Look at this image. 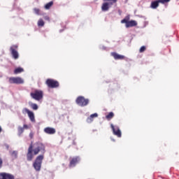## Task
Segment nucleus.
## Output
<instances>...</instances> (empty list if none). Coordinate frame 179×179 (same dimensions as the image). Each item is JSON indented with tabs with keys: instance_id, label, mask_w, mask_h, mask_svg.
Instances as JSON below:
<instances>
[{
	"instance_id": "f257e3e1",
	"label": "nucleus",
	"mask_w": 179,
	"mask_h": 179,
	"mask_svg": "<svg viewBox=\"0 0 179 179\" xmlns=\"http://www.w3.org/2000/svg\"><path fill=\"white\" fill-rule=\"evenodd\" d=\"M40 152H42V155L36 157L33 164V167L36 171H40L41 170V164H43V160H44V154L45 153V145L40 142L35 143L34 144L31 143L27 153V161L31 162L34 156L38 155Z\"/></svg>"
},
{
	"instance_id": "7ed1b4c3",
	"label": "nucleus",
	"mask_w": 179,
	"mask_h": 179,
	"mask_svg": "<svg viewBox=\"0 0 179 179\" xmlns=\"http://www.w3.org/2000/svg\"><path fill=\"white\" fill-rule=\"evenodd\" d=\"M121 23H125V26L127 29L129 27H134L135 26H138V22H136V21H129V15L126 16L123 20H122Z\"/></svg>"
},
{
	"instance_id": "4468645a",
	"label": "nucleus",
	"mask_w": 179,
	"mask_h": 179,
	"mask_svg": "<svg viewBox=\"0 0 179 179\" xmlns=\"http://www.w3.org/2000/svg\"><path fill=\"white\" fill-rule=\"evenodd\" d=\"M44 132L45 134H48V135H54V134L57 132V130L53 127H45L44 129Z\"/></svg>"
},
{
	"instance_id": "cd10ccee",
	"label": "nucleus",
	"mask_w": 179,
	"mask_h": 179,
	"mask_svg": "<svg viewBox=\"0 0 179 179\" xmlns=\"http://www.w3.org/2000/svg\"><path fill=\"white\" fill-rule=\"evenodd\" d=\"M22 128H24V129H29V126L27 124H24Z\"/></svg>"
},
{
	"instance_id": "20e7f679",
	"label": "nucleus",
	"mask_w": 179,
	"mask_h": 179,
	"mask_svg": "<svg viewBox=\"0 0 179 179\" xmlns=\"http://www.w3.org/2000/svg\"><path fill=\"white\" fill-rule=\"evenodd\" d=\"M103 3L101 6V9L103 12H107L110 9V6L117 3V0H103ZM109 2V3H108Z\"/></svg>"
},
{
	"instance_id": "f8f14e48",
	"label": "nucleus",
	"mask_w": 179,
	"mask_h": 179,
	"mask_svg": "<svg viewBox=\"0 0 179 179\" xmlns=\"http://www.w3.org/2000/svg\"><path fill=\"white\" fill-rule=\"evenodd\" d=\"M110 55L112 57H113L114 59L118 60H122V59H125V56L122 55H119L118 53L115 52H113L110 53Z\"/></svg>"
},
{
	"instance_id": "5701e85b",
	"label": "nucleus",
	"mask_w": 179,
	"mask_h": 179,
	"mask_svg": "<svg viewBox=\"0 0 179 179\" xmlns=\"http://www.w3.org/2000/svg\"><path fill=\"white\" fill-rule=\"evenodd\" d=\"M145 51H146V46H141L139 52H145Z\"/></svg>"
},
{
	"instance_id": "bb28decb",
	"label": "nucleus",
	"mask_w": 179,
	"mask_h": 179,
	"mask_svg": "<svg viewBox=\"0 0 179 179\" xmlns=\"http://www.w3.org/2000/svg\"><path fill=\"white\" fill-rule=\"evenodd\" d=\"M34 136V134L33 132H31V133L29 134V138H30L31 139H33Z\"/></svg>"
},
{
	"instance_id": "39448f33",
	"label": "nucleus",
	"mask_w": 179,
	"mask_h": 179,
	"mask_svg": "<svg viewBox=\"0 0 179 179\" xmlns=\"http://www.w3.org/2000/svg\"><path fill=\"white\" fill-rule=\"evenodd\" d=\"M45 85H47L48 87L50 89H57V87H59V83L51 78L46 80Z\"/></svg>"
},
{
	"instance_id": "7c9ffc66",
	"label": "nucleus",
	"mask_w": 179,
	"mask_h": 179,
	"mask_svg": "<svg viewBox=\"0 0 179 179\" xmlns=\"http://www.w3.org/2000/svg\"><path fill=\"white\" fill-rule=\"evenodd\" d=\"M1 132H2V127H1V126H0V134H1Z\"/></svg>"
},
{
	"instance_id": "2eb2a0df",
	"label": "nucleus",
	"mask_w": 179,
	"mask_h": 179,
	"mask_svg": "<svg viewBox=\"0 0 179 179\" xmlns=\"http://www.w3.org/2000/svg\"><path fill=\"white\" fill-rule=\"evenodd\" d=\"M98 117H99V115L97 113L92 114L90 115V117L87 118V122H88V124L92 123L93 122L94 118H97Z\"/></svg>"
},
{
	"instance_id": "393cba45",
	"label": "nucleus",
	"mask_w": 179,
	"mask_h": 179,
	"mask_svg": "<svg viewBox=\"0 0 179 179\" xmlns=\"http://www.w3.org/2000/svg\"><path fill=\"white\" fill-rule=\"evenodd\" d=\"M34 11L36 15H40V9L39 8H34Z\"/></svg>"
},
{
	"instance_id": "6ab92c4d",
	"label": "nucleus",
	"mask_w": 179,
	"mask_h": 179,
	"mask_svg": "<svg viewBox=\"0 0 179 179\" xmlns=\"http://www.w3.org/2000/svg\"><path fill=\"white\" fill-rule=\"evenodd\" d=\"M52 5H54V2L50 1L49 3L45 4V9H50V8H51V6H52Z\"/></svg>"
},
{
	"instance_id": "f03ea898",
	"label": "nucleus",
	"mask_w": 179,
	"mask_h": 179,
	"mask_svg": "<svg viewBox=\"0 0 179 179\" xmlns=\"http://www.w3.org/2000/svg\"><path fill=\"white\" fill-rule=\"evenodd\" d=\"M31 97L34 99V100H36V101H40L42 100L43 97H44V92L40 90H36L34 92L30 93Z\"/></svg>"
},
{
	"instance_id": "2f4dec72",
	"label": "nucleus",
	"mask_w": 179,
	"mask_h": 179,
	"mask_svg": "<svg viewBox=\"0 0 179 179\" xmlns=\"http://www.w3.org/2000/svg\"><path fill=\"white\" fill-rule=\"evenodd\" d=\"M95 1H97V0H95Z\"/></svg>"
},
{
	"instance_id": "4be33fe9",
	"label": "nucleus",
	"mask_w": 179,
	"mask_h": 179,
	"mask_svg": "<svg viewBox=\"0 0 179 179\" xmlns=\"http://www.w3.org/2000/svg\"><path fill=\"white\" fill-rule=\"evenodd\" d=\"M31 107L32 110H38V106L36 103H31Z\"/></svg>"
},
{
	"instance_id": "423d86ee",
	"label": "nucleus",
	"mask_w": 179,
	"mask_h": 179,
	"mask_svg": "<svg viewBox=\"0 0 179 179\" xmlns=\"http://www.w3.org/2000/svg\"><path fill=\"white\" fill-rule=\"evenodd\" d=\"M76 103L80 106V107H86L87 104H89V99H85L84 96H78L76 100Z\"/></svg>"
},
{
	"instance_id": "c756f323",
	"label": "nucleus",
	"mask_w": 179,
	"mask_h": 179,
	"mask_svg": "<svg viewBox=\"0 0 179 179\" xmlns=\"http://www.w3.org/2000/svg\"><path fill=\"white\" fill-rule=\"evenodd\" d=\"M2 158L0 157V169L2 167V164H3Z\"/></svg>"
},
{
	"instance_id": "9b49d317",
	"label": "nucleus",
	"mask_w": 179,
	"mask_h": 179,
	"mask_svg": "<svg viewBox=\"0 0 179 179\" xmlns=\"http://www.w3.org/2000/svg\"><path fill=\"white\" fill-rule=\"evenodd\" d=\"M0 179H15V176L8 173H0Z\"/></svg>"
},
{
	"instance_id": "b1692460",
	"label": "nucleus",
	"mask_w": 179,
	"mask_h": 179,
	"mask_svg": "<svg viewBox=\"0 0 179 179\" xmlns=\"http://www.w3.org/2000/svg\"><path fill=\"white\" fill-rule=\"evenodd\" d=\"M11 156H12V157H14L15 159H16V157H17V151H13V152H11Z\"/></svg>"
},
{
	"instance_id": "f3484780",
	"label": "nucleus",
	"mask_w": 179,
	"mask_h": 179,
	"mask_svg": "<svg viewBox=\"0 0 179 179\" xmlns=\"http://www.w3.org/2000/svg\"><path fill=\"white\" fill-rule=\"evenodd\" d=\"M106 118L108 120V121H110V120L114 118V113L110 112L108 115H106Z\"/></svg>"
},
{
	"instance_id": "0eeeda50",
	"label": "nucleus",
	"mask_w": 179,
	"mask_h": 179,
	"mask_svg": "<svg viewBox=\"0 0 179 179\" xmlns=\"http://www.w3.org/2000/svg\"><path fill=\"white\" fill-rule=\"evenodd\" d=\"M19 46L17 45H13L10 48V51L13 59H19V52H17Z\"/></svg>"
},
{
	"instance_id": "ddd939ff",
	"label": "nucleus",
	"mask_w": 179,
	"mask_h": 179,
	"mask_svg": "<svg viewBox=\"0 0 179 179\" xmlns=\"http://www.w3.org/2000/svg\"><path fill=\"white\" fill-rule=\"evenodd\" d=\"M79 160L80 159L78 157L72 158L70 160L69 167H75V166L79 163Z\"/></svg>"
},
{
	"instance_id": "aec40b11",
	"label": "nucleus",
	"mask_w": 179,
	"mask_h": 179,
	"mask_svg": "<svg viewBox=\"0 0 179 179\" xmlns=\"http://www.w3.org/2000/svg\"><path fill=\"white\" fill-rule=\"evenodd\" d=\"M44 24H45L44 20H43V19H39V20L38 21V26L39 27H43Z\"/></svg>"
},
{
	"instance_id": "c85d7f7f",
	"label": "nucleus",
	"mask_w": 179,
	"mask_h": 179,
	"mask_svg": "<svg viewBox=\"0 0 179 179\" xmlns=\"http://www.w3.org/2000/svg\"><path fill=\"white\" fill-rule=\"evenodd\" d=\"M44 19H45V20H48V22H50V17H48V16H45V17H44Z\"/></svg>"
},
{
	"instance_id": "a878e982",
	"label": "nucleus",
	"mask_w": 179,
	"mask_h": 179,
	"mask_svg": "<svg viewBox=\"0 0 179 179\" xmlns=\"http://www.w3.org/2000/svg\"><path fill=\"white\" fill-rule=\"evenodd\" d=\"M160 3H167V2H170V0H159Z\"/></svg>"
},
{
	"instance_id": "a211bd4d",
	"label": "nucleus",
	"mask_w": 179,
	"mask_h": 179,
	"mask_svg": "<svg viewBox=\"0 0 179 179\" xmlns=\"http://www.w3.org/2000/svg\"><path fill=\"white\" fill-rule=\"evenodd\" d=\"M23 69L21 67H18L14 70L15 75H17V73H22L23 72Z\"/></svg>"
},
{
	"instance_id": "412c9836",
	"label": "nucleus",
	"mask_w": 179,
	"mask_h": 179,
	"mask_svg": "<svg viewBox=\"0 0 179 179\" xmlns=\"http://www.w3.org/2000/svg\"><path fill=\"white\" fill-rule=\"evenodd\" d=\"M23 132H24V128L22 127H18V135H19V136H20L22 135V134H23Z\"/></svg>"
},
{
	"instance_id": "6e6552de",
	"label": "nucleus",
	"mask_w": 179,
	"mask_h": 179,
	"mask_svg": "<svg viewBox=\"0 0 179 179\" xmlns=\"http://www.w3.org/2000/svg\"><path fill=\"white\" fill-rule=\"evenodd\" d=\"M8 82L11 85H22V83H24V80L20 77H10L8 79Z\"/></svg>"
},
{
	"instance_id": "9d476101",
	"label": "nucleus",
	"mask_w": 179,
	"mask_h": 179,
	"mask_svg": "<svg viewBox=\"0 0 179 179\" xmlns=\"http://www.w3.org/2000/svg\"><path fill=\"white\" fill-rule=\"evenodd\" d=\"M110 128L113 130V134L117 136V138H121L122 133H121V130L120 129V127L117 126L115 127L114 124H110Z\"/></svg>"
},
{
	"instance_id": "1a4fd4ad",
	"label": "nucleus",
	"mask_w": 179,
	"mask_h": 179,
	"mask_svg": "<svg viewBox=\"0 0 179 179\" xmlns=\"http://www.w3.org/2000/svg\"><path fill=\"white\" fill-rule=\"evenodd\" d=\"M23 114H28V117L31 122H36V118L34 117V113L31 112L27 108H24L22 110Z\"/></svg>"
},
{
	"instance_id": "dca6fc26",
	"label": "nucleus",
	"mask_w": 179,
	"mask_h": 179,
	"mask_svg": "<svg viewBox=\"0 0 179 179\" xmlns=\"http://www.w3.org/2000/svg\"><path fill=\"white\" fill-rule=\"evenodd\" d=\"M159 3H160L159 0L152 1L151 3L150 8H152V9H157V7L159 6Z\"/></svg>"
}]
</instances>
